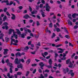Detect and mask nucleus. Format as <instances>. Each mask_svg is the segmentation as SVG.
I'll return each mask as SVG.
<instances>
[{"instance_id":"obj_1","label":"nucleus","mask_w":78,"mask_h":78,"mask_svg":"<svg viewBox=\"0 0 78 78\" xmlns=\"http://www.w3.org/2000/svg\"><path fill=\"white\" fill-rule=\"evenodd\" d=\"M12 31H13V36L15 37L16 39H17L18 38V36L17 35L15 34V32H14V30L12 29H10L9 30V34H11L12 33Z\"/></svg>"},{"instance_id":"obj_2","label":"nucleus","mask_w":78,"mask_h":78,"mask_svg":"<svg viewBox=\"0 0 78 78\" xmlns=\"http://www.w3.org/2000/svg\"><path fill=\"white\" fill-rule=\"evenodd\" d=\"M11 44H13L14 45H17V43H18V41L17 40H15V39L14 38H11Z\"/></svg>"},{"instance_id":"obj_3","label":"nucleus","mask_w":78,"mask_h":78,"mask_svg":"<svg viewBox=\"0 0 78 78\" xmlns=\"http://www.w3.org/2000/svg\"><path fill=\"white\" fill-rule=\"evenodd\" d=\"M69 64V67H70V68H72V66H73V64L72 63V62L70 61V59H69L66 60V64Z\"/></svg>"},{"instance_id":"obj_4","label":"nucleus","mask_w":78,"mask_h":78,"mask_svg":"<svg viewBox=\"0 0 78 78\" xmlns=\"http://www.w3.org/2000/svg\"><path fill=\"white\" fill-rule=\"evenodd\" d=\"M8 66H9L11 67L9 69V72L10 73H12V67H13L11 63H8Z\"/></svg>"},{"instance_id":"obj_5","label":"nucleus","mask_w":78,"mask_h":78,"mask_svg":"<svg viewBox=\"0 0 78 78\" xmlns=\"http://www.w3.org/2000/svg\"><path fill=\"white\" fill-rule=\"evenodd\" d=\"M15 63L16 64H19L20 63V59H18V58H16L14 61Z\"/></svg>"},{"instance_id":"obj_6","label":"nucleus","mask_w":78,"mask_h":78,"mask_svg":"<svg viewBox=\"0 0 78 78\" xmlns=\"http://www.w3.org/2000/svg\"><path fill=\"white\" fill-rule=\"evenodd\" d=\"M51 9V7L49 6L48 5V4H46V10L47 11L49 12L50 11V9Z\"/></svg>"},{"instance_id":"obj_7","label":"nucleus","mask_w":78,"mask_h":78,"mask_svg":"<svg viewBox=\"0 0 78 78\" xmlns=\"http://www.w3.org/2000/svg\"><path fill=\"white\" fill-rule=\"evenodd\" d=\"M68 74H70L71 76H74V73H73V70H71L69 73H68Z\"/></svg>"},{"instance_id":"obj_8","label":"nucleus","mask_w":78,"mask_h":78,"mask_svg":"<svg viewBox=\"0 0 78 78\" xmlns=\"http://www.w3.org/2000/svg\"><path fill=\"white\" fill-rule=\"evenodd\" d=\"M1 3H6V5H9V1L8 0H4L1 2Z\"/></svg>"},{"instance_id":"obj_9","label":"nucleus","mask_w":78,"mask_h":78,"mask_svg":"<svg viewBox=\"0 0 78 78\" xmlns=\"http://www.w3.org/2000/svg\"><path fill=\"white\" fill-rule=\"evenodd\" d=\"M41 55L43 56V57H44V58H45V56H47V55H48V53L47 52H45L44 53V54L43 53H42Z\"/></svg>"},{"instance_id":"obj_10","label":"nucleus","mask_w":78,"mask_h":78,"mask_svg":"<svg viewBox=\"0 0 78 78\" xmlns=\"http://www.w3.org/2000/svg\"><path fill=\"white\" fill-rule=\"evenodd\" d=\"M8 49H5L4 51L3 52V54L5 55H7L8 54Z\"/></svg>"},{"instance_id":"obj_11","label":"nucleus","mask_w":78,"mask_h":78,"mask_svg":"<svg viewBox=\"0 0 78 78\" xmlns=\"http://www.w3.org/2000/svg\"><path fill=\"white\" fill-rule=\"evenodd\" d=\"M23 18L25 19H28V18H31L30 16L28 15V14H26V15L23 16Z\"/></svg>"},{"instance_id":"obj_12","label":"nucleus","mask_w":78,"mask_h":78,"mask_svg":"<svg viewBox=\"0 0 78 78\" xmlns=\"http://www.w3.org/2000/svg\"><path fill=\"white\" fill-rule=\"evenodd\" d=\"M11 15L12 16L11 17L12 19V20H15L16 19V16H15V15L12 13Z\"/></svg>"},{"instance_id":"obj_13","label":"nucleus","mask_w":78,"mask_h":78,"mask_svg":"<svg viewBox=\"0 0 78 78\" xmlns=\"http://www.w3.org/2000/svg\"><path fill=\"white\" fill-rule=\"evenodd\" d=\"M61 45H62V44H59L58 45L55 46V44H52V46L53 47H55H55L57 48L59 47L60 46H61Z\"/></svg>"},{"instance_id":"obj_14","label":"nucleus","mask_w":78,"mask_h":78,"mask_svg":"<svg viewBox=\"0 0 78 78\" xmlns=\"http://www.w3.org/2000/svg\"><path fill=\"white\" fill-rule=\"evenodd\" d=\"M69 70L68 68H66V69H63V72L64 73H66V71L67 72H69Z\"/></svg>"},{"instance_id":"obj_15","label":"nucleus","mask_w":78,"mask_h":78,"mask_svg":"<svg viewBox=\"0 0 78 78\" xmlns=\"http://www.w3.org/2000/svg\"><path fill=\"white\" fill-rule=\"evenodd\" d=\"M52 62H53L51 60V59H49L48 63L49 64V65H51L52 64Z\"/></svg>"},{"instance_id":"obj_16","label":"nucleus","mask_w":78,"mask_h":78,"mask_svg":"<svg viewBox=\"0 0 78 78\" xmlns=\"http://www.w3.org/2000/svg\"><path fill=\"white\" fill-rule=\"evenodd\" d=\"M17 67L18 68H21V69H22L23 68V66H22V65L20 64L17 65Z\"/></svg>"},{"instance_id":"obj_17","label":"nucleus","mask_w":78,"mask_h":78,"mask_svg":"<svg viewBox=\"0 0 78 78\" xmlns=\"http://www.w3.org/2000/svg\"><path fill=\"white\" fill-rule=\"evenodd\" d=\"M39 65L41 66V67H44V66H45V64H43V62H41L39 63Z\"/></svg>"},{"instance_id":"obj_18","label":"nucleus","mask_w":78,"mask_h":78,"mask_svg":"<svg viewBox=\"0 0 78 78\" xmlns=\"http://www.w3.org/2000/svg\"><path fill=\"white\" fill-rule=\"evenodd\" d=\"M40 59H42L43 61H44V62H47V61L43 57H40Z\"/></svg>"},{"instance_id":"obj_19","label":"nucleus","mask_w":78,"mask_h":78,"mask_svg":"<svg viewBox=\"0 0 78 78\" xmlns=\"http://www.w3.org/2000/svg\"><path fill=\"white\" fill-rule=\"evenodd\" d=\"M68 25H72V22L70 21V20H68Z\"/></svg>"},{"instance_id":"obj_20","label":"nucleus","mask_w":78,"mask_h":78,"mask_svg":"<svg viewBox=\"0 0 78 78\" xmlns=\"http://www.w3.org/2000/svg\"><path fill=\"white\" fill-rule=\"evenodd\" d=\"M15 55L16 56H21V54L20 53L18 52Z\"/></svg>"},{"instance_id":"obj_21","label":"nucleus","mask_w":78,"mask_h":78,"mask_svg":"<svg viewBox=\"0 0 78 78\" xmlns=\"http://www.w3.org/2000/svg\"><path fill=\"white\" fill-rule=\"evenodd\" d=\"M21 37L22 38H25V36H26V34H20Z\"/></svg>"},{"instance_id":"obj_22","label":"nucleus","mask_w":78,"mask_h":78,"mask_svg":"<svg viewBox=\"0 0 78 78\" xmlns=\"http://www.w3.org/2000/svg\"><path fill=\"white\" fill-rule=\"evenodd\" d=\"M57 39L55 40V41L56 42H57V41H60V38H59V37H57Z\"/></svg>"},{"instance_id":"obj_23","label":"nucleus","mask_w":78,"mask_h":78,"mask_svg":"<svg viewBox=\"0 0 78 78\" xmlns=\"http://www.w3.org/2000/svg\"><path fill=\"white\" fill-rule=\"evenodd\" d=\"M37 12V11H34L33 12H32L31 13L32 14H36Z\"/></svg>"},{"instance_id":"obj_24","label":"nucleus","mask_w":78,"mask_h":78,"mask_svg":"<svg viewBox=\"0 0 78 78\" xmlns=\"http://www.w3.org/2000/svg\"><path fill=\"white\" fill-rule=\"evenodd\" d=\"M29 49V48L28 46L24 48V51H26V50H28Z\"/></svg>"},{"instance_id":"obj_25","label":"nucleus","mask_w":78,"mask_h":78,"mask_svg":"<svg viewBox=\"0 0 78 78\" xmlns=\"http://www.w3.org/2000/svg\"><path fill=\"white\" fill-rule=\"evenodd\" d=\"M46 67L48 69H50V68H52V65H50V66H46Z\"/></svg>"},{"instance_id":"obj_26","label":"nucleus","mask_w":78,"mask_h":78,"mask_svg":"<svg viewBox=\"0 0 78 78\" xmlns=\"http://www.w3.org/2000/svg\"><path fill=\"white\" fill-rule=\"evenodd\" d=\"M39 78H45V77L43 76L42 74H41L40 75V77H39Z\"/></svg>"},{"instance_id":"obj_27","label":"nucleus","mask_w":78,"mask_h":78,"mask_svg":"<svg viewBox=\"0 0 78 78\" xmlns=\"http://www.w3.org/2000/svg\"><path fill=\"white\" fill-rule=\"evenodd\" d=\"M34 36L36 39H38L39 38V35L35 34Z\"/></svg>"},{"instance_id":"obj_28","label":"nucleus","mask_w":78,"mask_h":78,"mask_svg":"<svg viewBox=\"0 0 78 78\" xmlns=\"http://www.w3.org/2000/svg\"><path fill=\"white\" fill-rule=\"evenodd\" d=\"M45 31L46 32H47V33H48L50 34L51 33V31L50 30H48V29H47Z\"/></svg>"},{"instance_id":"obj_29","label":"nucleus","mask_w":78,"mask_h":78,"mask_svg":"<svg viewBox=\"0 0 78 78\" xmlns=\"http://www.w3.org/2000/svg\"><path fill=\"white\" fill-rule=\"evenodd\" d=\"M55 36L56 34H55L54 33H53L52 35L51 36V38H52V39H53V38H54V37H55Z\"/></svg>"},{"instance_id":"obj_30","label":"nucleus","mask_w":78,"mask_h":78,"mask_svg":"<svg viewBox=\"0 0 78 78\" xmlns=\"http://www.w3.org/2000/svg\"><path fill=\"white\" fill-rule=\"evenodd\" d=\"M3 34H1L0 35V39H2L3 38Z\"/></svg>"},{"instance_id":"obj_31","label":"nucleus","mask_w":78,"mask_h":78,"mask_svg":"<svg viewBox=\"0 0 78 78\" xmlns=\"http://www.w3.org/2000/svg\"><path fill=\"white\" fill-rule=\"evenodd\" d=\"M30 62H31V60H30V59H28L26 62V63H27V64H29Z\"/></svg>"},{"instance_id":"obj_32","label":"nucleus","mask_w":78,"mask_h":78,"mask_svg":"<svg viewBox=\"0 0 78 78\" xmlns=\"http://www.w3.org/2000/svg\"><path fill=\"white\" fill-rule=\"evenodd\" d=\"M2 64H5V61H4V58H2Z\"/></svg>"},{"instance_id":"obj_33","label":"nucleus","mask_w":78,"mask_h":78,"mask_svg":"<svg viewBox=\"0 0 78 78\" xmlns=\"http://www.w3.org/2000/svg\"><path fill=\"white\" fill-rule=\"evenodd\" d=\"M58 36L61 38H62V39H63V38H64V37H63L62 35H61V34L60 33L59 34Z\"/></svg>"},{"instance_id":"obj_34","label":"nucleus","mask_w":78,"mask_h":78,"mask_svg":"<svg viewBox=\"0 0 78 78\" xmlns=\"http://www.w3.org/2000/svg\"><path fill=\"white\" fill-rule=\"evenodd\" d=\"M52 27H53V24L51 23H50L49 24V27L50 28H52Z\"/></svg>"},{"instance_id":"obj_35","label":"nucleus","mask_w":78,"mask_h":78,"mask_svg":"<svg viewBox=\"0 0 78 78\" xmlns=\"http://www.w3.org/2000/svg\"><path fill=\"white\" fill-rule=\"evenodd\" d=\"M65 37L67 38V39H70V37L68 35H66L65 36Z\"/></svg>"},{"instance_id":"obj_36","label":"nucleus","mask_w":78,"mask_h":78,"mask_svg":"<svg viewBox=\"0 0 78 78\" xmlns=\"http://www.w3.org/2000/svg\"><path fill=\"white\" fill-rule=\"evenodd\" d=\"M76 16V13H74L72 15V17H73V19H75V17Z\"/></svg>"},{"instance_id":"obj_37","label":"nucleus","mask_w":78,"mask_h":78,"mask_svg":"<svg viewBox=\"0 0 78 78\" xmlns=\"http://www.w3.org/2000/svg\"><path fill=\"white\" fill-rule=\"evenodd\" d=\"M61 60H65L66 59V57H63V58H61Z\"/></svg>"},{"instance_id":"obj_38","label":"nucleus","mask_w":78,"mask_h":78,"mask_svg":"<svg viewBox=\"0 0 78 78\" xmlns=\"http://www.w3.org/2000/svg\"><path fill=\"white\" fill-rule=\"evenodd\" d=\"M16 30L17 31V33H18V34H20L21 33V32L20 31V30L19 29H16Z\"/></svg>"},{"instance_id":"obj_39","label":"nucleus","mask_w":78,"mask_h":78,"mask_svg":"<svg viewBox=\"0 0 78 78\" xmlns=\"http://www.w3.org/2000/svg\"><path fill=\"white\" fill-rule=\"evenodd\" d=\"M64 30H65V31L66 33H69V32H68V31L66 30V27H64Z\"/></svg>"},{"instance_id":"obj_40","label":"nucleus","mask_w":78,"mask_h":78,"mask_svg":"<svg viewBox=\"0 0 78 78\" xmlns=\"http://www.w3.org/2000/svg\"><path fill=\"white\" fill-rule=\"evenodd\" d=\"M22 72H18V73H17V75H22Z\"/></svg>"},{"instance_id":"obj_41","label":"nucleus","mask_w":78,"mask_h":78,"mask_svg":"<svg viewBox=\"0 0 78 78\" xmlns=\"http://www.w3.org/2000/svg\"><path fill=\"white\" fill-rule=\"evenodd\" d=\"M68 17H69V18L70 20H72V18L71 17V15L70 14H69L68 15Z\"/></svg>"},{"instance_id":"obj_42","label":"nucleus","mask_w":78,"mask_h":78,"mask_svg":"<svg viewBox=\"0 0 78 78\" xmlns=\"http://www.w3.org/2000/svg\"><path fill=\"white\" fill-rule=\"evenodd\" d=\"M56 30L57 32H59L60 31V29H59V28H57Z\"/></svg>"},{"instance_id":"obj_43","label":"nucleus","mask_w":78,"mask_h":78,"mask_svg":"<svg viewBox=\"0 0 78 78\" xmlns=\"http://www.w3.org/2000/svg\"><path fill=\"white\" fill-rule=\"evenodd\" d=\"M69 6H71V3H72V0H69Z\"/></svg>"},{"instance_id":"obj_44","label":"nucleus","mask_w":78,"mask_h":78,"mask_svg":"<svg viewBox=\"0 0 78 78\" xmlns=\"http://www.w3.org/2000/svg\"><path fill=\"white\" fill-rule=\"evenodd\" d=\"M62 51H58V53H63V52L64 51V50L63 49H62Z\"/></svg>"},{"instance_id":"obj_45","label":"nucleus","mask_w":78,"mask_h":78,"mask_svg":"<svg viewBox=\"0 0 78 78\" xmlns=\"http://www.w3.org/2000/svg\"><path fill=\"white\" fill-rule=\"evenodd\" d=\"M40 23H39V21H37V26H39L40 25Z\"/></svg>"},{"instance_id":"obj_46","label":"nucleus","mask_w":78,"mask_h":78,"mask_svg":"<svg viewBox=\"0 0 78 78\" xmlns=\"http://www.w3.org/2000/svg\"><path fill=\"white\" fill-rule=\"evenodd\" d=\"M38 72H39V73H42V70H41V69H39L38 70Z\"/></svg>"},{"instance_id":"obj_47","label":"nucleus","mask_w":78,"mask_h":78,"mask_svg":"<svg viewBox=\"0 0 78 78\" xmlns=\"http://www.w3.org/2000/svg\"><path fill=\"white\" fill-rule=\"evenodd\" d=\"M52 19H56V16L55 15H54L52 17Z\"/></svg>"},{"instance_id":"obj_48","label":"nucleus","mask_w":78,"mask_h":78,"mask_svg":"<svg viewBox=\"0 0 78 78\" xmlns=\"http://www.w3.org/2000/svg\"><path fill=\"white\" fill-rule=\"evenodd\" d=\"M20 9H23V7L22 6H20L18 7Z\"/></svg>"},{"instance_id":"obj_49","label":"nucleus","mask_w":78,"mask_h":78,"mask_svg":"<svg viewBox=\"0 0 78 78\" xmlns=\"http://www.w3.org/2000/svg\"><path fill=\"white\" fill-rule=\"evenodd\" d=\"M6 19V16H5L3 19V21H5V20Z\"/></svg>"},{"instance_id":"obj_50","label":"nucleus","mask_w":78,"mask_h":78,"mask_svg":"<svg viewBox=\"0 0 78 78\" xmlns=\"http://www.w3.org/2000/svg\"><path fill=\"white\" fill-rule=\"evenodd\" d=\"M44 76L45 77V78H47L48 76V74L46 73L44 74Z\"/></svg>"},{"instance_id":"obj_51","label":"nucleus","mask_w":78,"mask_h":78,"mask_svg":"<svg viewBox=\"0 0 78 78\" xmlns=\"http://www.w3.org/2000/svg\"><path fill=\"white\" fill-rule=\"evenodd\" d=\"M41 15H42L43 17H45V15L44 14V12H42V13H41Z\"/></svg>"},{"instance_id":"obj_52","label":"nucleus","mask_w":78,"mask_h":78,"mask_svg":"<svg viewBox=\"0 0 78 78\" xmlns=\"http://www.w3.org/2000/svg\"><path fill=\"white\" fill-rule=\"evenodd\" d=\"M41 2L43 4H45V2L44 0H41Z\"/></svg>"},{"instance_id":"obj_53","label":"nucleus","mask_w":78,"mask_h":78,"mask_svg":"<svg viewBox=\"0 0 78 78\" xmlns=\"http://www.w3.org/2000/svg\"><path fill=\"white\" fill-rule=\"evenodd\" d=\"M45 72H47V73H48L49 72H50V71L48 69H46L44 71Z\"/></svg>"},{"instance_id":"obj_54","label":"nucleus","mask_w":78,"mask_h":78,"mask_svg":"<svg viewBox=\"0 0 78 78\" xmlns=\"http://www.w3.org/2000/svg\"><path fill=\"white\" fill-rule=\"evenodd\" d=\"M14 3V2H12L11 1L10 2V3L9 4V5H12Z\"/></svg>"},{"instance_id":"obj_55","label":"nucleus","mask_w":78,"mask_h":78,"mask_svg":"<svg viewBox=\"0 0 78 78\" xmlns=\"http://www.w3.org/2000/svg\"><path fill=\"white\" fill-rule=\"evenodd\" d=\"M6 11H7V8H4V11L5 12H6Z\"/></svg>"},{"instance_id":"obj_56","label":"nucleus","mask_w":78,"mask_h":78,"mask_svg":"<svg viewBox=\"0 0 78 78\" xmlns=\"http://www.w3.org/2000/svg\"><path fill=\"white\" fill-rule=\"evenodd\" d=\"M3 25H5V26H6L8 25V23H7V22H5L3 24Z\"/></svg>"},{"instance_id":"obj_57","label":"nucleus","mask_w":78,"mask_h":78,"mask_svg":"<svg viewBox=\"0 0 78 78\" xmlns=\"http://www.w3.org/2000/svg\"><path fill=\"white\" fill-rule=\"evenodd\" d=\"M13 0L14 1H16V2H17V3L18 4H20V2L18 0Z\"/></svg>"},{"instance_id":"obj_58","label":"nucleus","mask_w":78,"mask_h":78,"mask_svg":"<svg viewBox=\"0 0 78 78\" xmlns=\"http://www.w3.org/2000/svg\"><path fill=\"white\" fill-rule=\"evenodd\" d=\"M27 13V10H24V11L23 12V14H25Z\"/></svg>"},{"instance_id":"obj_59","label":"nucleus","mask_w":78,"mask_h":78,"mask_svg":"<svg viewBox=\"0 0 78 78\" xmlns=\"http://www.w3.org/2000/svg\"><path fill=\"white\" fill-rule=\"evenodd\" d=\"M78 28V26L77 25H75L74 27V29H77Z\"/></svg>"},{"instance_id":"obj_60","label":"nucleus","mask_w":78,"mask_h":78,"mask_svg":"<svg viewBox=\"0 0 78 78\" xmlns=\"http://www.w3.org/2000/svg\"><path fill=\"white\" fill-rule=\"evenodd\" d=\"M39 5H37L36 6V9H37V10L39 9Z\"/></svg>"},{"instance_id":"obj_61","label":"nucleus","mask_w":78,"mask_h":78,"mask_svg":"<svg viewBox=\"0 0 78 78\" xmlns=\"http://www.w3.org/2000/svg\"><path fill=\"white\" fill-rule=\"evenodd\" d=\"M37 66V64H32V66L33 67H35V66Z\"/></svg>"},{"instance_id":"obj_62","label":"nucleus","mask_w":78,"mask_h":78,"mask_svg":"<svg viewBox=\"0 0 78 78\" xmlns=\"http://www.w3.org/2000/svg\"><path fill=\"white\" fill-rule=\"evenodd\" d=\"M5 39L6 41H9V38H8L7 37H6L5 38Z\"/></svg>"},{"instance_id":"obj_63","label":"nucleus","mask_w":78,"mask_h":78,"mask_svg":"<svg viewBox=\"0 0 78 78\" xmlns=\"http://www.w3.org/2000/svg\"><path fill=\"white\" fill-rule=\"evenodd\" d=\"M31 41H30L28 42V45H31Z\"/></svg>"},{"instance_id":"obj_64","label":"nucleus","mask_w":78,"mask_h":78,"mask_svg":"<svg viewBox=\"0 0 78 78\" xmlns=\"http://www.w3.org/2000/svg\"><path fill=\"white\" fill-rule=\"evenodd\" d=\"M36 69H35L34 71L33 72V73H34H34H36Z\"/></svg>"}]
</instances>
